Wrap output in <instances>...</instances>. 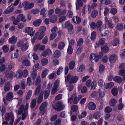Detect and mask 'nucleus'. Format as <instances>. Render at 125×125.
Wrapping results in <instances>:
<instances>
[{
	"instance_id": "0e129e2a",
	"label": "nucleus",
	"mask_w": 125,
	"mask_h": 125,
	"mask_svg": "<svg viewBox=\"0 0 125 125\" xmlns=\"http://www.w3.org/2000/svg\"><path fill=\"white\" fill-rule=\"evenodd\" d=\"M50 92L49 91H46L45 92L44 94V98L45 99H47L49 96Z\"/></svg>"
},
{
	"instance_id": "7c9ffc66",
	"label": "nucleus",
	"mask_w": 125,
	"mask_h": 125,
	"mask_svg": "<svg viewBox=\"0 0 125 125\" xmlns=\"http://www.w3.org/2000/svg\"><path fill=\"white\" fill-rule=\"evenodd\" d=\"M85 66L83 65H81L79 67H77V70L78 72H82L84 70Z\"/></svg>"
},
{
	"instance_id": "5701e85b",
	"label": "nucleus",
	"mask_w": 125,
	"mask_h": 125,
	"mask_svg": "<svg viewBox=\"0 0 125 125\" xmlns=\"http://www.w3.org/2000/svg\"><path fill=\"white\" fill-rule=\"evenodd\" d=\"M117 58V57L115 54L112 55L109 58L110 62H115Z\"/></svg>"
},
{
	"instance_id": "052dcab7",
	"label": "nucleus",
	"mask_w": 125,
	"mask_h": 125,
	"mask_svg": "<svg viewBox=\"0 0 125 125\" xmlns=\"http://www.w3.org/2000/svg\"><path fill=\"white\" fill-rule=\"evenodd\" d=\"M40 10L38 9H32L31 12L34 14H36L40 12Z\"/></svg>"
},
{
	"instance_id": "603ef678",
	"label": "nucleus",
	"mask_w": 125,
	"mask_h": 125,
	"mask_svg": "<svg viewBox=\"0 0 125 125\" xmlns=\"http://www.w3.org/2000/svg\"><path fill=\"white\" fill-rule=\"evenodd\" d=\"M46 8H44L42 9L40 11V14L41 15H43L44 17H45V13L47 10Z\"/></svg>"
},
{
	"instance_id": "72a5a7b5",
	"label": "nucleus",
	"mask_w": 125,
	"mask_h": 125,
	"mask_svg": "<svg viewBox=\"0 0 125 125\" xmlns=\"http://www.w3.org/2000/svg\"><path fill=\"white\" fill-rule=\"evenodd\" d=\"M73 48L72 46L69 45L67 49V52L69 54H71L73 53Z\"/></svg>"
},
{
	"instance_id": "f3484780",
	"label": "nucleus",
	"mask_w": 125,
	"mask_h": 125,
	"mask_svg": "<svg viewBox=\"0 0 125 125\" xmlns=\"http://www.w3.org/2000/svg\"><path fill=\"white\" fill-rule=\"evenodd\" d=\"M10 85L9 82L6 83L4 87V90L5 92L9 91L10 89Z\"/></svg>"
},
{
	"instance_id": "cd10ccee",
	"label": "nucleus",
	"mask_w": 125,
	"mask_h": 125,
	"mask_svg": "<svg viewBox=\"0 0 125 125\" xmlns=\"http://www.w3.org/2000/svg\"><path fill=\"white\" fill-rule=\"evenodd\" d=\"M111 92L112 94L114 96H116L118 93V90L116 88L114 87L112 90Z\"/></svg>"
},
{
	"instance_id": "4d7b16f0",
	"label": "nucleus",
	"mask_w": 125,
	"mask_h": 125,
	"mask_svg": "<svg viewBox=\"0 0 125 125\" xmlns=\"http://www.w3.org/2000/svg\"><path fill=\"white\" fill-rule=\"evenodd\" d=\"M45 36V33H40L38 37V39L39 40L42 39Z\"/></svg>"
},
{
	"instance_id": "6e6552de",
	"label": "nucleus",
	"mask_w": 125,
	"mask_h": 125,
	"mask_svg": "<svg viewBox=\"0 0 125 125\" xmlns=\"http://www.w3.org/2000/svg\"><path fill=\"white\" fill-rule=\"evenodd\" d=\"M52 53V51L50 50L48 48L45 49L42 53V56L46 57L47 55H50Z\"/></svg>"
},
{
	"instance_id": "ea45409f",
	"label": "nucleus",
	"mask_w": 125,
	"mask_h": 125,
	"mask_svg": "<svg viewBox=\"0 0 125 125\" xmlns=\"http://www.w3.org/2000/svg\"><path fill=\"white\" fill-rule=\"evenodd\" d=\"M71 110L73 112H76L77 111L78 109V106L77 105H74L71 107Z\"/></svg>"
},
{
	"instance_id": "864d4df0",
	"label": "nucleus",
	"mask_w": 125,
	"mask_h": 125,
	"mask_svg": "<svg viewBox=\"0 0 125 125\" xmlns=\"http://www.w3.org/2000/svg\"><path fill=\"white\" fill-rule=\"evenodd\" d=\"M51 21L52 22L54 23L55 22L57 19L56 16L55 15H53L52 16L51 18Z\"/></svg>"
},
{
	"instance_id": "dca6fc26",
	"label": "nucleus",
	"mask_w": 125,
	"mask_h": 125,
	"mask_svg": "<svg viewBox=\"0 0 125 125\" xmlns=\"http://www.w3.org/2000/svg\"><path fill=\"white\" fill-rule=\"evenodd\" d=\"M14 73L12 72L7 73L5 75L7 79H12Z\"/></svg>"
},
{
	"instance_id": "393cba45",
	"label": "nucleus",
	"mask_w": 125,
	"mask_h": 125,
	"mask_svg": "<svg viewBox=\"0 0 125 125\" xmlns=\"http://www.w3.org/2000/svg\"><path fill=\"white\" fill-rule=\"evenodd\" d=\"M36 100L35 99H33L31 103L30 107L32 109L34 108L36 106Z\"/></svg>"
},
{
	"instance_id": "58836bf2",
	"label": "nucleus",
	"mask_w": 125,
	"mask_h": 125,
	"mask_svg": "<svg viewBox=\"0 0 125 125\" xmlns=\"http://www.w3.org/2000/svg\"><path fill=\"white\" fill-rule=\"evenodd\" d=\"M21 59L22 60V62H30V61L26 56H22L21 58Z\"/></svg>"
},
{
	"instance_id": "e2e57ef3",
	"label": "nucleus",
	"mask_w": 125,
	"mask_h": 125,
	"mask_svg": "<svg viewBox=\"0 0 125 125\" xmlns=\"http://www.w3.org/2000/svg\"><path fill=\"white\" fill-rule=\"evenodd\" d=\"M94 60L95 62H97L99 61V59H100L99 57L98 56V55L97 54H94Z\"/></svg>"
},
{
	"instance_id": "49530a36",
	"label": "nucleus",
	"mask_w": 125,
	"mask_h": 125,
	"mask_svg": "<svg viewBox=\"0 0 125 125\" xmlns=\"http://www.w3.org/2000/svg\"><path fill=\"white\" fill-rule=\"evenodd\" d=\"M102 24V21L99 20L98 21L96 24V27L97 28H99Z\"/></svg>"
},
{
	"instance_id": "f8f14e48",
	"label": "nucleus",
	"mask_w": 125,
	"mask_h": 125,
	"mask_svg": "<svg viewBox=\"0 0 125 125\" xmlns=\"http://www.w3.org/2000/svg\"><path fill=\"white\" fill-rule=\"evenodd\" d=\"M17 18L20 21H22L25 22L26 21V19H25L24 16L22 14H20L17 16Z\"/></svg>"
},
{
	"instance_id": "c9c22d12",
	"label": "nucleus",
	"mask_w": 125,
	"mask_h": 125,
	"mask_svg": "<svg viewBox=\"0 0 125 125\" xmlns=\"http://www.w3.org/2000/svg\"><path fill=\"white\" fill-rule=\"evenodd\" d=\"M41 86L40 85H39L36 88L35 91L34 95H36L39 94L41 89Z\"/></svg>"
},
{
	"instance_id": "c03bdc74",
	"label": "nucleus",
	"mask_w": 125,
	"mask_h": 125,
	"mask_svg": "<svg viewBox=\"0 0 125 125\" xmlns=\"http://www.w3.org/2000/svg\"><path fill=\"white\" fill-rule=\"evenodd\" d=\"M61 123V121L60 119H58L55 120L53 123L54 125H60Z\"/></svg>"
},
{
	"instance_id": "680f3d73",
	"label": "nucleus",
	"mask_w": 125,
	"mask_h": 125,
	"mask_svg": "<svg viewBox=\"0 0 125 125\" xmlns=\"http://www.w3.org/2000/svg\"><path fill=\"white\" fill-rule=\"evenodd\" d=\"M56 36V34L55 33H52L51 34L50 36V40L52 41L53 40Z\"/></svg>"
},
{
	"instance_id": "6e6d98bb",
	"label": "nucleus",
	"mask_w": 125,
	"mask_h": 125,
	"mask_svg": "<svg viewBox=\"0 0 125 125\" xmlns=\"http://www.w3.org/2000/svg\"><path fill=\"white\" fill-rule=\"evenodd\" d=\"M26 88L25 83L23 82H21V85L20 86V88L21 89H24Z\"/></svg>"
},
{
	"instance_id": "9b49d317",
	"label": "nucleus",
	"mask_w": 125,
	"mask_h": 125,
	"mask_svg": "<svg viewBox=\"0 0 125 125\" xmlns=\"http://www.w3.org/2000/svg\"><path fill=\"white\" fill-rule=\"evenodd\" d=\"M23 75L22 71L18 69L16 73V77L17 78H21Z\"/></svg>"
},
{
	"instance_id": "1a4fd4ad",
	"label": "nucleus",
	"mask_w": 125,
	"mask_h": 125,
	"mask_svg": "<svg viewBox=\"0 0 125 125\" xmlns=\"http://www.w3.org/2000/svg\"><path fill=\"white\" fill-rule=\"evenodd\" d=\"M42 20L40 19H37L33 22V24L35 27H39L41 24Z\"/></svg>"
},
{
	"instance_id": "aec40b11",
	"label": "nucleus",
	"mask_w": 125,
	"mask_h": 125,
	"mask_svg": "<svg viewBox=\"0 0 125 125\" xmlns=\"http://www.w3.org/2000/svg\"><path fill=\"white\" fill-rule=\"evenodd\" d=\"M61 52L59 50H56L54 52L53 56L54 58H58L61 56Z\"/></svg>"
},
{
	"instance_id": "338daca9",
	"label": "nucleus",
	"mask_w": 125,
	"mask_h": 125,
	"mask_svg": "<svg viewBox=\"0 0 125 125\" xmlns=\"http://www.w3.org/2000/svg\"><path fill=\"white\" fill-rule=\"evenodd\" d=\"M62 94H59L55 96V99L56 100H60L62 99Z\"/></svg>"
},
{
	"instance_id": "79ce46f5",
	"label": "nucleus",
	"mask_w": 125,
	"mask_h": 125,
	"mask_svg": "<svg viewBox=\"0 0 125 125\" xmlns=\"http://www.w3.org/2000/svg\"><path fill=\"white\" fill-rule=\"evenodd\" d=\"M119 75L121 76H125V70L124 69L120 70L119 72Z\"/></svg>"
},
{
	"instance_id": "bf43d9fd",
	"label": "nucleus",
	"mask_w": 125,
	"mask_h": 125,
	"mask_svg": "<svg viewBox=\"0 0 125 125\" xmlns=\"http://www.w3.org/2000/svg\"><path fill=\"white\" fill-rule=\"evenodd\" d=\"M119 40L118 38H116L114 40L113 42V45L116 46L119 43Z\"/></svg>"
},
{
	"instance_id": "69168bd1",
	"label": "nucleus",
	"mask_w": 125,
	"mask_h": 125,
	"mask_svg": "<svg viewBox=\"0 0 125 125\" xmlns=\"http://www.w3.org/2000/svg\"><path fill=\"white\" fill-rule=\"evenodd\" d=\"M22 76L24 78L26 77L28 75V72L27 70H24L22 72Z\"/></svg>"
},
{
	"instance_id": "a19ab883",
	"label": "nucleus",
	"mask_w": 125,
	"mask_h": 125,
	"mask_svg": "<svg viewBox=\"0 0 125 125\" xmlns=\"http://www.w3.org/2000/svg\"><path fill=\"white\" fill-rule=\"evenodd\" d=\"M112 109L109 106H107L104 109V112L105 113H109L112 111Z\"/></svg>"
},
{
	"instance_id": "4468645a",
	"label": "nucleus",
	"mask_w": 125,
	"mask_h": 125,
	"mask_svg": "<svg viewBox=\"0 0 125 125\" xmlns=\"http://www.w3.org/2000/svg\"><path fill=\"white\" fill-rule=\"evenodd\" d=\"M28 3L29 2L27 1H25L22 3V6L24 7V9L25 10H27L29 9V7Z\"/></svg>"
},
{
	"instance_id": "8fccbe9b",
	"label": "nucleus",
	"mask_w": 125,
	"mask_h": 125,
	"mask_svg": "<svg viewBox=\"0 0 125 125\" xmlns=\"http://www.w3.org/2000/svg\"><path fill=\"white\" fill-rule=\"evenodd\" d=\"M97 83L95 81H93L92 85L91 86V88L92 89H94L96 87Z\"/></svg>"
},
{
	"instance_id": "e433bc0d",
	"label": "nucleus",
	"mask_w": 125,
	"mask_h": 125,
	"mask_svg": "<svg viewBox=\"0 0 125 125\" xmlns=\"http://www.w3.org/2000/svg\"><path fill=\"white\" fill-rule=\"evenodd\" d=\"M98 14V12L96 10H93L91 13V16L92 17L95 18Z\"/></svg>"
},
{
	"instance_id": "412c9836",
	"label": "nucleus",
	"mask_w": 125,
	"mask_h": 125,
	"mask_svg": "<svg viewBox=\"0 0 125 125\" xmlns=\"http://www.w3.org/2000/svg\"><path fill=\"white\" fill-rule=\"evenodd\" d=\"M101 114L100 112H95L93 115V117L96 119L97 120L100 118L101 116Z\"/></svg>"
},
{
	"instance_id": "f03ea898",
	"label": "nucleus",
	"mask_w": 125,
	"mask_h": 125,
	"mask_svg": "<svg viewBox=\"0 0 125 125\" xmlns=\"http://www.w3.org/2000/svg\"><path fill=\"white\" fill-rule=\"evenodd\" d=\"M5 120L7 121L14 119V116L13 113L11 112L6 113L5 116Z\"/></svg>"
},
{
	"instance_id": "473e14b6",
	"label": "nucleus",
	"mask_w": 125,
	"mask_h": 125,
	"mask_svg": "<svg viewBox=\"0 0 125 125\" xmlns=\"http://www.w3.org/2000/svg\"><path fill=\"white\" fill-rule=\"evenodd\" d=\"M96 34L95 31H93L91 33V39L92 41H94L96 38Z\"/></svg>"
},
{
	"instance_id": "ddd939ff",
	"label": "nucleus",
	"mask_w": 125,
	"mask_h": 125,
	"mask_svg": "<svg viewBox=\"0 0 125 125\" xmlns=\"http://www.w3.org/2000/svg\"><path fill=\"white\" fill-rule=\"evenodd\" d=\"M113 80L115 82L120 83L122 82V78L119 76H115L113 78Z\"/></svg>"
},
{
	"instance_id": "9d476101",
	"label": "nucleus",
	"mask_w": 125,
	"mask_h": 125,
	"mask_svg": "<svg viewBox=\"0 0 125 125\" xmlns=\"http://www.w3.org/2000/svg\"><path fill=\"white\" fill-rule=\"evenodd\" d=\"M83 3L81 0H77V2L76 3V9L78 10L80 9V7H82Z\"/></svg>"
},
{
	"instance_id": "a18cd8bd",
	"label": "nucleus",
	"mask_w": 125,
	"mask_h": 125,
	"mask_svg": "<svg viewBox=\"0 0 125 125\" xmlns=\"http://www.w3.org/2000/svg\"><path fill=\"white\" fill-rule=\"evenodd\" d=\"M43 95H40L38 97L37 99V103L40 104L42 101L43 99Z\"/></svg>"
},
{
	"instance_id": "39448f33",
	"label": "nucleus",
	"mask_w": 125,
	"mask_h": 125,
	"mask_svg": "<svg viewBox=\"0 0 125 125\" xmlns=\"http://www.w3.org/2000/svg\"><path fill=\"white\" fill-rule=\"evenodd\" d=\"M33 71L31 74V78L33 80H34L37 75V69H34L33 67Z\"/></svg>"
},
{
	"instance_id": "20e7f679",
	"label": "nucleus",
	"mask_w": 125,
	"mask_h": 125,
	"mask_svg": "<svg viewBox=\"0 0 125 125\" xmlns=\"http://www.w3.org/2000/svg\"><path fill=\"white\" fill-rule=\"evenodd\" d=\"M87 105V106L89 109L91 110H95L96 107L95 104L92 102L89 103Z\"/></svg>"
},
{
	"instance_id": "0eeeda50",
	"label": "nucleus",
	"mask_w": 125,
	"mask_h": 125,
	"mask_svg": "<svg viewBox=\"0 0 125 125\" xmlns=\"http://www.w3.org/2000/svg\"><path fill=\"white\" fill-rule=\"evenodd\" d=\"M79 79L78 76H72L69 82L70 84L75 83Z\"/></svg>"
},
{
	"instance_id": "a211bd4d",
	"label": "nucleus",
	"mask_w": 125,
	"mask_h": 125,
	"mask_svg": "<svg viewBox=\"0 0 125 125\" xmlns=\"http://www.w3.org/2000/svg\"><path fill=\"white\" fill-rule=\"evenodd\" d=\"M13 95L12 92L8 93L6 95V99L8 101H10L13 98Z\"/></svg>"
},
{
	"instance_id": "2f4dec72",
	"label": "nucleus",
	"mask_w": 125,
	"mask_h": 125,
	"mask_svg": "<svg viewBox=\"0 0 125 125\" xmlns=\"http://www.w3.org/2000/svg\"><path fill=\"white\" fill-rule=\"evenodd\" d=\"M48 71L47 70L45 69L42 72L41 77L42 78H44L48 74Z\"/></svg>"
},
{
	"instance_id": "423d86ee",
	"label": "nucleus",
	"mask_w": 125,
	"mask_h": 125,
	"mask_svg": "<svg viewBox=\"0 0 125 125\" xmlns=\"http://www.w3.org/2000/svg\"><path fill=\"white\" fill-rule=\"evenodd\" d=\"M29 46V44L27 42H26L23 44L21 49L22 52H25L28 49Z\"/></svg>"
},
{
	"instance_id": "37998d69",
	"label": "nucleus",
	"mask_w": 125,
	"mask_h": 125,
	"mask_svg": "<svg viewBox=\"0 0 125 125\" xmlns=\"http://www.w3.org/2000/svg\"><path fill=\"white\" fill-rule=\"evenodd\" d=\"M106 24H107L109 27L112 28H113L114 27V24H113L111 21H109L108 20H107L106 21Z\"/></svg>"
},
{
	"instance_id": "3c124183",
	"label": "nucleus",
	"mask_w": 125,
	"mask_h": 125,
	"mask_svg": "<svg viewBox=\"0 0 125 125\" xmlns=\"http://www.w3.org/2000/svg\"><path fill=\"white\" fill-rule=\"evenodd\" d=\"M46 28L44 26H42L39 29L40 33H45V32L46 31Z\"/></svg>"
},
{
	"instance_id": "f704fd0d",
	"label": "nucleus",
	"mask_w": 125,
	"mask_h": 125,
	"mask_svg": "<svg viewBox=\"0 0 125 125\" xmlns=\"http://www.w3.org/2000/svg\"><path fill=\"white\" fill-rule=\"evenodd\" d=\"M33 30V28L32 27H27L24 30V32L25 33H29Z\"/></svg>"
},
{
	"instance_id": "7ed1b4c3",
	"label": "nucleus",
	"mask_w": 125,
	"mask_h": 125,
	"mask_svg": "<svg viewBox=\"0 0 125 125\" xmlns=\"http://www.w3.org/2000/svg\"><path fill=\"white\" fill-rule=\"evenodd\" d=\"M56 106H57V108H54L55 109H57L59 111H61L63 110L65 106L62 105V103L60 101L57 102L55 104Z\"/></svg>"
},
{
	"instance_id": "bb28decb",
	"label": "nucleus",
	"mask_w": 125,
	"mask_h": 125,
	"mask_svg": "<svg viewBox=\"0 0 125 125\" xmlns=\"http://www.w3.org/2000/svg\"><path fill=\"white\" fill-rule=\"evenodd\" d=\"M101 50L103 52L105 53L108 51L109 48L107 46H104L103 47L101 46Z\"/></svg>"
},
{
	"instance_id": "2eb2a0df",
	"label": "nucleus",
	"mask_w": 125,
	"mask_h": 125,
	"mask_svg": "<svg viewBox=\"0 0 125 125\" xmlns=\"http://www.w3.org/2000/svg\"><path fill=\"white\" fill-rule=\"evenodd\" d=\"M65 25L66 27L67 28L68 30L69 31H72L73 29V26L71 23L66 22L65 23Z\"/></svg>"
},
{
	"instance_id": "09e8293b",
	"label": "nucleus",
	"mask_w": 125,
	"mask_h": 125,
	"mask_svg": "<svg viewBox=\"0 0 125 125\" xmlns=\"http://www.w3.org/2000/svg\"><path fill=\"white\" fill-rule=\"evenodd\" d=\"M41 82V80L40 77V76L38 75L36 80L35 82V85H39L40 83Z\"/></svg>"
},
{
	"instance_id": "f257e3e1",
	"label": "nucleus",
	"mask_w": 125,
	"mask_h": 125,
	"mask_svg": "<svg viewBox=\"0 0 125 125\" xmlns=\"http://www.w3.org/2000/svg\"><path fill=\"white\" fill-rule=\"evenodd\" d=\"M47 102H45L42 103L39 109L40 111V113L41 115H43L45 113L46 111L45 108L47 106Z\"/></svg>"
},
{
	"instance_id": "4c0bfd02",
	"label": "nucleus",
	"mask_w": 125,
	"mask_h": 125,
	"mask_svg": "<svg viewBox=\"0 0 125 125\" xmlns=\"http://www.w3.org/2000/svg\"><path fill=\"white\" fill-rule=\"evenodd\" d=\"M104 66L103 64H101L99 67V72L100 73H103L104 70Z\"/></svg>"
},
{
	"instance_id": "a878e982",
	"label": "nucleus",
	"mask_w": 125,
	"mask_h": 125,
	"mask_svg": "<svg viewBox=\"0 0 125 125\" xmlns=\"http://www.w3.org/2000/svg\"><path fill=\"white\" fill-rule=\"evenodd\" d=\"M84 42L83 39L82 38H79L77 42V45L78 46H82Z\"/></svg>"
},
{
	"instance_id": "5fc2aeb1",
	"label": "nucleus",
	"mask_w": 125,
	"mask_h": 125,
	"mask_svg": "<svg viewBox=\"0 0 125 125\" xmlns=\"http://www.w3.org/2000/svg\"><path fill=\"white\" fill-rule=\"evenodd\" d=\"M110 12L111 13L114 15L117 13V10L116 8H113L111 10Z\"/></svg>"
},
{
	"instance_id": "c85d7f7f",
	"label": "nucleus",
	"mask_w": 125,
	"mask_h": 125,
	"mask_svg": "<svg viewBox=\"0 0 125 125\" xmlns=\"http://www.w3.org/2000/svg\"><path fill=\"white\" fill-rule=\"evenodd\" d=\"M65 46V44L63 42H61L59 43L58 47L59 49L62 50L64 48Z\"/></svg>"
},
{
	"instance_id": "4be33fe9",
	"label": "nucleus",
	"mask_w": 125,
	"mask_h": 125,
	"mask_svg": "<svg viewBox=\"0 0 125 125\" xmlns=\"http://www.w3.org/2000/svg\"><path fill=\"white\" fill-rule=\"evenodd\" d=\"M24 108V105L22 104L20 107L18 113L19 115H21L23 112Z\"/></svg>"
},
{
	"instance_id": "b1692460",
	"label": "nucleus",
	"mask_w": 125,
	"mask_h": 125,
	"mask_svg": "<svg viewBox=\"0 0 125 125\" xmlns=\"http://www.w3.org/2000/svg\"><path fill=\"white\" fill-rule=\"evenodd\" d=\"M87 112L85 111L83 112L81 114L79 115H78V117L79 119H81L82 118L85 117L87 115Z\"/></svg>"
},
{
	"instance_id": "6ab92c4d",
	"label": "nucleus",
	"mask_w": 125,
	"mask_h": 125,
	"mask_svg": "<svg viewBox=\"0 0 125 125\" xmlns=\"http://www.w3.org/2000/svg\"><path fill=\"white\" fill-rule=\"evenodd\" d=\"M17 38H15L14 36H13L9 39V42L10 44L15 43L16 42Z\"/></svg>"
},
{
	"instance_id": "c756f323",
	"label": "nucleus",
	"mask_w": 125,
	"mask_h": 125,
	"mask_svg": "<svg viewBox=\"0 0 125 125\" xmlns=\"http://www.w3.org/2000/svg\"><path fill=\"white\" fill-rule=\"evenodd\" d=\"M117 102L115 99H112L109 103L110 105L111 106H113L115 105Z\"/></svg>"
},
{
	"instance_id": "774afa93",
	"label": "nucleus",
	"mask_w": 125,
	"mask_h": 125,
	"mask_svg": "<svg viewBox=\"0 0 125 125\" xmlns=\"http://www.w3.org/2000/svg\"><path fill=\"white\" fill-rule=\"evenodd\" d=\"M105 38H102L99 41V43L101 45L104 44L105 42Z\"/></svg>"
},
{
	"instance_id": "13d9d810",
	"label": "nucleus",
	"mask_w": 125,
	"mask_h": 125,
	"mask_svg": "<svg viewBox=\"0 0 125 125\" xmlns=\"http://www.w3.org/2000/svg\"><path fill=\"white\" fill-rule=\"evenodd\" d=\"M48 41V37L47 36H45L42 40V43L43 44H46Z\"/></svg>"
},
{
	"instance_id": "de8ad7c7",
	"label": "nucleus",
	"mask_w": 125,
	"mask_h": 125,
	"mask_svg": "<svg viewBox=\"0 0 125 125\" xmlns=\"http://www.w3.org/2000/svg\"><path fill=\"white\" fill-rule=\"evenodd\" d=\"M108 59V57L107 55L104 56L102 58V61L103 62H107Z\"/></svg>"
}]
</instances>
